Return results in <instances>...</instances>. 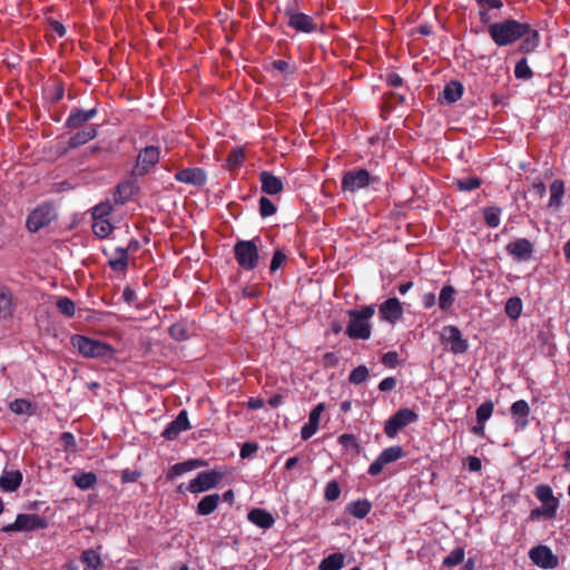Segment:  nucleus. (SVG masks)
<instances>
[{
  "label": "nucleus",
  "mask_w": 570,
  "mask_h": 570,
  "mask_svg": "<svg viewBox=\"0 0 570 570\" xmlns=\"http://www.w3.org/2000/svg\"><path fill=\"white\" fill-rule=\"evenodd\" d=\"M22 482V474L18 470L4 471L0 476V488L6 492L16 491Z\"/></svg>",
  "instance_id": "bb28decb"
},
{
  "label": "nucleus",
  "mask_w": 570,
  "mask_h": 570,
  "mask_svg": "<svg viewBox=\"0 0 570 570\" xmlns=\"http://www.w3.org/2000/svg\"><path fill=\"white\" fill-rule=\"evenodd\" d=\"M507 253L519 262L529 261L533 254L534 246L527 238H518L505 246Z\"/></svg>",
  "instance_id": "f8f14e48"
},
{
  "label": "nucleus",
  "mask_w": 570,
  "mask_h": 570,
  "mask_svg": "<svg viewBox=\"0 0 570 570\" xmlns=\"http://www.w3.org/2000/svg\"><path fill=\"white\" fill-rule=\"evenodd\" d=\"M466 464L471 472H479L482 469L481 460L476 456H469Z\"/></svg>",
  "instance_id": "69168bd1"
},
{
  "label": "nucleus",
  "mask_w": 570,
  "mask_h": 570,
  "mask_svg": "<svg viewBox=\"0 0 570 570\" xmlns=\"http://www.w3.org/2000/svg\"><path fill=\"white\" fill-rule=\"evenodd\" d=\"M51 209L49 207H38L32 210L27 218V228L30 232H37L51 222Z\"/></svg>",
  "instance_id": "f3484780"
},
{
  "label": "nucleus",
  "mask_w": 570,
  "mask_h": 570,
  "mask_svg": "<svg viewBox=\"0 0 570 570\" xmlns=\"http://www.w3.org/2000/svg\"><path fill=\"white\" fill-rule=\"evenodd\" d=\"M318 429V425L311 423L309 421L302 428L301 436L303 440L312 438Z\"/></svg>",
  "instance_id": "680f3d73"
},
{
  "label": "nucleus",
  "mask_w": 570,
  "mask_h": 570,
  "mask_svg": "<svg viewBox=\"0 0 570 570\" xmlns=\"http://www.w3.org/2000/svg\"><path fill=\"white\" fill-rule=\"evenodd\" d=\"M112 229L114 227L108 218L94 219L92 232L97 237L105 238L112 232Z\"/></svg>",
  "instance_id": "e433bc0d"
},
{
  "label": "nucleus",
  "mask_w": 570,
  "mask_h": 570,
  "mask_svg": "<svg viewBox=\"0 0 570 570\" xmlns=\"http://www.w3.org/2000/svg\"><path fill=\"white\" fill-rule=\"evenodd\" d=\"M484 220L489 227L495 228L500 225L501 222V210L498 207H489L485 208L484 212Z\"/></svg>",
  "instance_id": "79ce46f5"
},
{
  "label": "nucleus",
  "mask_w": 570,
  "mask_h": 570,
  "mask_svg": "<svg viewBox=\"0 0 570 570\" xmlns=\"http://www.w3.org/2000/svg\"><path fill=\"white\" fill-rule=\"evenodd\" d=\"M128 249L124 247H117L110 255L108 264L114 272L122 273L128 267Z\"/></svg>",
  "instance_id": "a878e982"
},
{
  "label": "nucleus",
  "mask_w": 570,
  "mask_h": 570,
  "mask_svg": "<svg viewBox=\"0 0 570 570\" xmlns=\"http://www.w3.org/2000/svg\"><path fill=\"white\" fill-rule=\"evenodd\" d=\"M205 465H206V462L200 459H191V460H187V461H184L180 463H176L169 469V471L167 473V478L174 479L179 475H183L184 473H187L189 471H193L195 469H198V468H202Z\"/></svg>",
  "instance_id": "5701e85b"
},
{
  "label": "nucleus",
  "mask_w": 570,
  "mask_h": 570,
  "mask_svg": "<svg viewBox=\"0 0 570 570\" xmlns=\"http://www.w3.org/2000/svg\"><path fill=\"white\" fill-rule=\"evenodd\" d=\"M350 322L345 333L353 340H368L372 334L371 318L375 314L374 305H366L360 309H350L347 312Z\"/></svg>",
  "instance_id": "f03ea898"
},
{
  "label": "nucleus",
  "mask_w": 570,
  "mask_h": 570,
  "mask_svg": "<svg viewBox=\"0 0 570 570\" xmlns=\"http://www.w3.org/2000/svg\"><path fill=\"white\" fill-rule=\"evenodd\" d=\"M58 309L66 316H73L76 312L75 303L68 297H61L57 302Z\"/></svg>",
  "instance_id": "de8ad7c7"
},
{
  "label": "nucleus",
  "mask_w": 570,
  "mask_h": 570,
  "mask_svg": "<svg viewBox=\"0 0 570 570\" xmlns=\"http://www.w3.org/2000/svg\"><path fill=\"white\" fill-rule=\"evenodd\" d=\"M190 429L188 414L186 410L179 412L175 420H173L167 428L163 431L161 435L166 440H175L181 432Z\"/></svg>",
  "instance_id": "dca6fc26"
},
{
  "label": "nucleus",
  "mask_w": 570,
  "mask_h": 570,
  "mask_svg": "<svg viewBox=\"0 0 570 570\" xmlns=\"http://www.w3.org/2000/svg\"><path fill=\"white\" fill-rule=\"evenodd\" d=\"M380 315L383 321L395 324L403 316V307L396 297L387 298L380 305Z\"/></svg>",
  "instance_id": "2eb2a0df"
},
{
  "label": "nucleus",
  "mask_w": 570,
  "mask_h": 570,
  "mask_svg": "<svg viewBox=\"0 0 570 570\" xmlns=\"http://www.w3.org/2000/svg\"><path fill=\"white\" fill-rule=\"evenodd\" d=\"M71 345L87 358L111 357L115 353L111 345L79 334L71 336Z\"/></svg>",
  "instance_id": "7ed1b4c3"
},
{
  "label": "nucleus",
  "mask_w": 570,
  "mask_h": 570,
  "mask_svg": "<svg viewBox=\"0 0 570 570\" xmlns=\"http://www.w3.org/2000/svg\"><path fill=\"white\" fill-rule=\"evenodd\" d=\"M456 296V289L451 285H445L442 287L439 295V307L448 312L454 304Z\"/></svg>",
  "instance_id": "7c9ffc66"
},
{
  "label": "nucleus",
  "mask_w": 570,
  "mask_h": 570,
  "mask_svg": "<svg viewBox=\"0 0 570 570\" xmlns=\"http://www.w3.org/2000/svg\"><path fill=\"white\" fill-rule=\"evenodd\" d=\"M455 185L462 191H471L480 187L481 180L476 177H466L463 179H458Z\"/></svg>",
  "instance_id": "a18cd8bd"
},
{
  "label": "nucleus",
  "mask_w": 570,
  "mask_h": 570,
  "mask_svg": "<svg viewBox=\"0 0 570 570\" xmlns=\"http://www.w3.org/2000/svg\"><path fill=\"white\" fill-rule=\"evenodd\" d=\"M258 450V444L255 442H246L243 444L239 455L242 459L252 456Z\"/></svg>",
  "instance_id": "13d9d810"
},
{
  "label": "nucleus",
  "mask_w": 570,
  "mask_h": 570,
  "mask_svg": "<svg viewBox=\"0 0 570 570\" xmlns=\"http://www.w3.org/2000/svg\"><path fill=\"white\" fill-rule=\"evenodd\" d=\"M245 159L244 151L242 149H234L229 153L227 157V163L230 167H238L243 164Z\"/></svg>",
  "instance_id": "5fc2aeb1"
},
{
  "label": "nucleus",
  "mask_w": 570,
  "mask_h": 570,
  "mask_svg": "<svg viewBox=\"0 0 570 570\" xmlns=\"http://www.w3.org/2000/svg\"><path fill=\"white\" fill-rule=\"evenodd\" d=\"M380 181L377 176L371 175L366 169L357 168L347 170L342 177V190L345 193L355 194L371 185Z\"/></svg>",
  "instance_id": "39448f33"
},
{
  "label": "nucleus",
  "mask_w": 570,
  "mask_h": 570,
  "mask_svg": "<svg viewBox=\"0 0 570 570\" xmlns=\"http://www.w3.org/2000/svg\"><path fill=\"white\" fill-rule=\"evenodd\" d=\"M324 403H318L309 413L308 421L313 424L318 425L321 415L324 411Z\"/></svg>",
  "instance_id": "bf43d9fd"
},
{
  "label": "nucleus",
  "mask_w": 570,
  "mask_h": 570,
  "mask_svg": "<svg viewBox=\"0 0 570 570\" xmlns=\"http://www.w3.org/2000/svg\"><path fill=\"white\" fill-rule=\"evenodd\" d=\"M288 26L299 32H313L317 26L313 18L302 12L288 13Z\"/></svg>",
  "instance_id": "a211bd4d"
},
{
  "label": "nucleus",
  "mask_w": 570,
  "mask_h": 570,
  "mask_svg": "<svg viewBox=\"0 0 570 570\" xmlns=\"http://www.w3.org/2000/svg\"><path fill=\"white\" fill-rule=\"evenodd\" d=\"M463 94V86L459 81H450L443 89V97L449 104L456 102Z\"/></svg>",
  "instance_id": "72a5a7b5"
},
{
  "label": "nucleus",
  "mask_w": 570,
  "mask_h": 570,
  "mask_svg": "<svg viewBox=\"0 0 570 570\" xmlns=\"http://www.w3.org/2000/svg\"><path fill=\"white\" fill-rule=\"evenodd\" d=\"M494 405L492 401L488 400L481 403L476 409V421L478 423H485L493 413Z\"/></svg>",
  "instance_id": "58836bf2"
},
{
  "label": "nucleus",
  "mask_w": 570,
  "mask_h": 570,
  "mask_svg": "<svg viewBox=\"0 0 570 570\" xmlns=\"http://www.w3.org/2000/svg\"><path fill=\"white\" fill-rule=\"evenodd\" d=\"M10 410L16 414L31 415L33 413L32 404L24 399H17L9 405Z\"/></svg>",
  "instance_id": "4c0bfd02"
},
{
  "label": "nucleus",
  "mask_w": 570,
  "mask_h": 570,
  "mask_svg": "<svg viewBox=\"0 0 570 570\" xmlns=\"http://www.w3.org/2000/svg\"><path fill=\"white\" fill-rule=\"evenodd\" d=\"M514 75L519 79H530L532 77V70L530 69L525 58L515 63Z\"/></svg>",
  "instance_id": "49530a36"
},
{
  "label": "nucleus",
  "mask_w": 570,
  "mask_h": 570,
  "mask_svg": "<svg viewBox=\"0 0 570 570\" xmlns=\"http://www.w3.org/2000/svg\"><path fill=\"white\" fill-rule=\"evenodd\" d=\"M247 519L249 522L264 530L272 528L275 523L272 513L261 508L252 509L247 514Z\"/></svg>",
  "instance_id": "4be33fe9"
},
{
  "label": "nucleus",
  "mask_w": 570,
  "mask_h": 570,
  "mask_svg": "<svg viewBox=\"0 0 570 570\" xmlns=\"http://www.w3.org/2000/svg\"><path fill=\"white\" fill-rule=\"evenodd\" d=\"M337 363H338V357L334 353L328 352V353L324 354L323 365L325 367H334L337 365Z\"/></svg>",
  "instance_id": "0e129e2a"
},
{
  "label": "nucleus",
  "mask_w": 570,
  "mask_h": 570,
  "mask_svg": "<svg viewBox=\"0 0 570 570\" xmlns=\"http://www.w3.org/2000/svg\"><path fill=\"white\" fill-rule=\"evenodd\" d=\"M258 243H261L259 237H255L249 240H238L234 245L235 259L243 269L253 271L258 266Z\"/></svg>",
  "instance_id": "20e7f679"
},
{
  "label": "nucleus",
  "mask_w": 570,
  "mask_h": 570,
  "mask_svg": "<svg viewBox=\"0 0 570 570\" xmlns=\"http://www.w3.org/2000/svg\"><path fill=\"white\" fill-rule=\"evenodd\" d=\"M564 195V183L561 179H554L550 185V199L548 206L554 210L561 207V200Z\"/></svg>",
  "instance_id": "cd10ccee"
},
{
  "label": "nucleus",
  "mask_w": 570,
  "mask_h": 570,
  "mask_svg": "<svg viewBox=\"0 0 570 570\" xmlns=\"http://www.w3.org/2000/svg\"><path fill=\"white\" fill-rule=\"evenodd\" d=\"M259 213L262 217H268L276 213V206L266 197L259 199Z\"/></svg>",
  "instance_id": "8fccbe9b"
},
{
  "label": "nucleus",
  "mask_w": 570,
  "mask_h": 570,
  "mask_svg": "<svg viewBox=\"0 0 570 570\" xmlns=\"http://www.w3.org/2000/svg\"><path fill=\"white\" fill-rule=\"evenodd\" d=\"M535 498L541 502L547 519H554L560 505L559 499L554 497L552 488L548 484H539L534 489Z\"/></svg>",
  "instance_id": "1a4fd4ad"
},
{
  "label": "nucleus",
  "mask_w": 570,
  "mask_h": 570,
  "mask_svg": "<svg viewBox=\"0 0 570 570\" xmlns=\"http://www.w3.org/2000/svg\"><path fill=\"white\" fill-rule=\"evenodd\" d=\"M422 303L425 308H431L436 303V297L433 293H426L422 297Z\"/></svg>",
  "instance_id": "774afa93"
},
{
  "label": "nucleus",
  "mask_w": 570,
  "mask_h": 570,
  "mask_svg": "<svg viewBox=\"0 0 570 570\" xmlns=\"http://www.w3.org/2000/svg\"><path fill=\"white\" fill-rule=\"evenodd\" d=\"M259 181L263 193L267 195H276L284 189L283 180L269 171H262L259 174Z\"/></svg>",
  "instance_id": "aec40b11"
},
{
  "label": "nucleus",
  "mask_w": 570,
  "mask_h": 570,
  "mask_svg": "<svg viewBox=\"0 0 570 570\" xmlns=\"http://www.w3.org/2000/svg\"><path fill=\"white\" fill-rule=\"evenodd\" d=\"M522 42L520 46V50L522 52H532L534 51L540 43V36L539 32L531 28L529 24V31L524 33V36L521 38Z\"/></svg>",
  "instance_id": "2f4dec72"
},
{
  "label": "nucleus",
  "mask_w": 570,
  "mask_h": 570,
  "mask_svg": "<svg viewBox=\"0 0 570 570\" xmlns=\"http://www.w3.org/2000/svg\"><path fill=\"white\" fill-rule=\"evenodd\" d=\"M372 509V504L368 500H357L347 504L346 510L350 514L357 519L365 518Z\"/></svg>",
  "instance_id": "c756f323"
},
{
  "label": "nucleus",
  "mask_w": 570,
  "mask_h": 570,
  "mask_svg": "<svg viewBox=\"0 0 570 570\" xmlns=\"http://www.w3.org/2000/svg\"><path fill=\"white\" fill-rule=\"evenodd\" d=\"M175 179L195 187H203L207 181V174L198 167L185 168L175 174Z\"/></svg>",
  "instance_id": "4468645a"
},
{
  "label": "nucleus",
  "mask_w": 570,
  "mask_h": 570,
  "mask_svg": "<svg viewBox=\"0 0 570 570\" xmlns=\"http://www.w3.org/2000/svg\"><path fill=\"white\" fill-rule=\"evenodd\" d=\"M136 298V292L130 286H126L122 292V299L128 304H132Z\"/></svg>",
  "instance_id": "338daca9"
},
{
  "label": "nucleus",
  "mask_w": 570,
  "mask_h": 570,
  "mask_svg": "<svg viewBox=\"0 0 570 570\" xmlns=\"http://www.w3.org/2000/svg\"><path fill=\"white\" fill-rule=\"evenodd\" d=\"M81 561L86 566L87 569H91V570H98L102 566L100 554L92 549L85 550L82 552Z\"/></svg>",
  "instance_id": "c9c22d12"
},
{
  "label": "nucleus",
  "mask_w": 570,
  "mask_h": 570,
  "mask_svg": "<svg viewBox=\"0 0 570 570\" xmlns=\"http://www.w3.org/2000/svg\"><path fill=\"white\" fill-rule=\"evenodd\" d=\"M169 334L173 338H175L177 341H185L188 337L187 330H186L185 325L179 324V323L173 324L169 327Z\"/></svg>",
  "instance_id": "864d4df0"
},
{
  "label": "nucleus",
  "mask_w": 570,
  "mask_h": 570,
  "mask_svg": "<svg viewBox=\"0 0 570 570\" xmlns=\"http://www.w3.org/2000/svg\"><path fill=\"white\" fill-rule=\"evenodd\" d=\"M220 501V497L217 493L205 495L197 504V513L199 515H208L213 513Z\"/></svg>",
  "instance_id": "c85d7f7f"
},
{
  "label": "nucleus",
  "mask_w": 570,
  "mask_h": 570,
  "mask_svg": "<svg viewBox=\"0 0 570 570\" xmlns=\"http://www.w3.org/2000/svg\"><path fill=\"white\" fill-rule=\"evenodd\" d=\"M160 158V149L156 146H147L144 148L138 157L136 170L138 175H145L148 170L155 166Z\"/></svg>",
  "instance_id": "ddd939ff"
},
{
  "label": "nucleus",
  "mask_w": 570,
  "mask_h": 570,
  "mask_svg": "<svg viewBox=\"0 0 570 570\" xmlns=\"http://www.w3.org/2000/svg\"><path fill=\"white\" fill-rule=\"evenodd\" d=\"M98 135V130L95 126L90 125L72 135L68 141L70 148H77L86 142L95 139Z\"/></svg>",
  "instance_id": "393cba45"
},
{
  "label": "nucleus",
  "mask_w": 570,
  "mask_h": 570,
  "mask_svg": "<svg viewBox=\"0 0 570 570\" xmlns=\"http://www.w3.org/2000/svg\"><path fill=\"white\" fill-rule=\"evenodd\" d=\"M224 478V472L220 470H210L198 473V475L193 479L187 490L190 493H200L214 489Z\"/></svg>",
  "instance_id": "6e6552de"
},
{
  "label": "nucleus",
  "mask_w": 570,
  "mask_h": 570,
  "mask_svg": "<svg viewBox=\"0 0 570 570\" xmlns=\"http://www.w3.org/2000/svg\"><path fill=\"white\" fill-rule=\"evenodd\" d=\"M75 484L81 490H88L97 483V475L94 472H79L73 474Z\"/></svg>",
  "instance_id": "f704fd0d"
},
{
  "label": "nucleus",
  "mask_w": 570,
  "mask_h": 570,
  "mask_svg": "<svg viewBox=\"0 0 570 570\" xmlns=\"http://www.w3.org/2000/svg\"><path fill=\"white\" fill-rule=\"evenodd\" d=\"M405 456L404 450L400 445L390 446L383 450L376 460L371 463L368 474L372 476L379 475L385 465L395 462Z\"/></svg>",
  "instance_id": "9d476101"
},
{
  "label": "nucleus",
  "mask_w": 570,
  "mask_h": 570,
  "mask_svg": "<svg viewBox=\"0 0 570 570\" xmlns=\"http://www.w3.org/2000/svg\"><path fill=\"white\" fill-rule=\"evenodd\" d=\"M505 313L509 317L517 320L522 313V302L519 297H511L505 303Z\"/></svg>",
  "instance_id": "ea45409f"
},
{
  "label": "nucleus",
  "mask_w": 570,
  "mask_h": 570,
  "mask_svg": "<svg viewBox=\"0 0 570 570\" xmlns=\"http://www.w3.org/2000/svg\"><path fill=\"white\" fill-rule=\"evenodd\" d=\"M17 521L20 531H32L48 527L46 519L39 514L20 513L17 515Z\"/></svg>",
  "instance_id": "6ab92c4d"
},
{
  "label": "nucleus",
  "mask_w": 570,
  "mask_h": 570,
  "mask_svg": "<svg viewBox=\"0 0 570 570\" xmlns=\"http://www.w3.org/2000/svg\"><path fill=\"white\" fill-rule=\"evenodd\" d=\"M12 308V295L8 289H0V314L10 312Z\"/></svg>",
  "instance_id": "603ef678"
},
{
  "label": "nucleus",
  "mask_w": 570,
  "mask_h": 570,
  "mask_svg": "<svg viewBox=\"0 0 570 570\" xmlns=\"http://www.w3.org/2000/svg\"><path fill=\"white\" fill-rule=\"evenodd\" d=\"M440 341L453 354H463L469 348L468 340L463 337L459 327L454 325L442 327Z\"/></svg>",
  "instance_id": "423d86ee"
},
{
  "label": "nucleus",
  "mask_w": 570,
  "mask_h": 570,
  "mask_svg": "<svg viewBox=\"0 0 570 570\" xmlns=\"http://www.w3.org/2000/svg\"><path fill=\"white\" fill-rule=\"evenodd\" d=\"M338 443L346 450L358 451L357 439L354 434H342L338 436Z\"/></svg>",
  "instance_id": "09e8293b"
},
{
  "label": "nucleus",
  "mask_w": 570,
  "mask_h": 570,
  "mask_svg": "<svg viewBox=\"0 0 570 570\" xmlns=\"http://www.w3.org/2000/svg\"><path fill=\"white\" fill-rule=\"evenodd\" d=\"M481 9L500 10L503 7L502 0H475Z\"/></svg>",
  "instance_id": "6e6d98bb"
},
{
  "label": "nucleus",
  "mask_w": 570,
  "mask_h": 570,
  "mask_svg": "<svg viewBox=\"0 0 570 570\" xmlns=\"http://www.w3.org/2000/svg\"><path fill=\"white\" fill-rule=\"evenodd\" d=\"M341 494L340 485L336 481L327 482L325 487L324 497L327 501H335Z\"/></svg>",
  "instance_id": "3c124183"
},
{
  "label": "nucleus",
  "mask_w": 570,
  "mask_h": 570,
  "mask_svg": "<svg viewBox=\"0 0 570 570\" xmlns=\"http://www.w3.org/2000/svg\"><path fill=\"white\" fill-rule=\"evenodd\" d=\"M511 414L514 417V423L518 430H523L528 423V416L530 414V406L524 400L515 401L511 405Z\"/></svg>",
  "instance_id": "412c9836"
},
{
  "label": "nucleus",
  "mask_w": 570,
  "mask_h": 570,
  "mask_svg": "<svg viewBox=\"0 0 570 570\" xmlns=\"http://www.w3.org/2000/svg\"><path fill=\"white\" fill-rule=\"evenodd\" d=\"M529 31V23L514 19L490 23L488 32L492 41L499 47H505L521 39Z\"/></svg>",
  "instance_id": "f257e3e1"
},
{
  "label": "nucleus",
  "mask_w": 570,
  "mask_h": 570,
  "mask_svg": "<svg viewBox=\"0 0 570 570\" xmlns=\"http://www.w3.org/2000/svg\"><path fill=\"white\" fill-rule=\"evenodd\" d=\"M464 549L459 547L453 549L448 557L444 558L443 564L445 567H454L463 562L464 560Z\"/></svg>",
  "instance_id": "37998d69"
},
{
  "label": "nucleus",
  "mask_w": 570,
  "mask_h": 570,
  "mask_svg": "<svg viewBox=\"0 0 570 570\" xmlns=\"http://www.w3.org/2000/svg\"><path fill=\"white\" fill-rule=\"evenodd\" d=\"M344 560L345 557L343 553H332L321 561L318 570H341L344 567Z\"/></svg>",
  "instance_id": "473e14b6"
},
{
  "label": "nucleus",
  "mask_w": 570,
  "mask_h": 570,
  "mask_svg": "<svg viewBox=\"0 0 570 570\" xmlns=\"http://www.w3.org/2000/svg\"><path fill=\"white\" fill-rule=\"evenodd\" d=\"M368 375V368L365 365H358L350 373L348 381L352 384L358 385L365 382Z\"/></svg>",
  "instance_id": "a19ab883"
},
{
  "label": "nucleus",
  "mask_w": 570,
  "mask_h": 570,
  "mask_svg": "<svg viewBox=\"0 0 570 570\" xmlns=\"http://www.w3.org/2000/svg\"><path fill=\"white\" fill-rule=\"evenodd\" d=\"M529 559L538 567L550 570L559 564L558 557L544 544H539L529 550Z\"/></svg>",
  "instance_id": "9b49d317"
},
{
  "label": "nucleus",
  "mask_w": 570,
  "mask_h": 570,
  "mask_svg": "<svg viewBox=\"0 0 570 570\" xmlns=\"http://www.w3.org/2000/svg\"><path fill=\"white\" fill-rule=\"evenodd\" d=\"M417 419L419 415L413 410L401 409L385 422L384 433L387 438L394 439L403 428L416 422Z\"/></svg>",
  "instance_id": "0eeeda50"
},
{
  "label": "nucleus",
  "mask_w": 570,
  "mask_h": 570,
  "mask_svg": "<svg viewBox=\"0 0 570 570\" xmlns=\"http://www.w3.org/2000/svg\"><path fill=\"white\" fill-rule=\"evenodd\" d=\"M286 261V255L282 250H276L272 257V262L269 265L271 272L277 271L283 263Z\"/></svg>",
  "instance_id": "4d7b16f0"
},
{
  "label": "nucleus",
  "mask_w": 570,
  "mask_h": 570,
  "mask_svg": "<svg viewBox=\"0 0 570 570\" xmlns=\"http://www.w3.org/2000/svg\"><path fill=\"white\" fill-rule=\"evenodd\" d=\"M114 206L110 202H102L92 208V219L108 218Z\"/></svg>",
  "instance_id": "c03bdc74"
},
{
  "label": "nucleus",
  "mask_w": 570,
  "mask_h": 570,
  "mask_svg": "<svg viewBox=\"0 0 570 570\" xmlns=\"http://www.w3.org/2000/svg\"><path fill=\"white\" fill-rule=\"evenodd\" d=\"M396 384H397V381L395 377H392V376L385 377L380 382L379 390L381 392H389V391L393 390L396 386Z\"/></svg>",
  "instance_id": "e2e57ef3"
},
{
  "label": "nucleus",
  "mask_w": 570,
  "mask_h": 570,
  "mask_svg": "<svg viewBox=\"0 0 570 570\" xmlns=\"http://www.w3.org/2000/svg\"><path fill=\"white\" fill-rule=\"evenodd\" d=\"M382 363L394 368L399 364V355L396 352H387L382 356Z\"/></svg>",
  "instance_id": "052dcab7"
},
{
  "label": "nucleus",
  "mask_w": 570,
  "mask_h": 570,
  "mask_svg": "<svg viewBox=\"0 0 570 570\" xmlns=\"http://www.w3.org/2000/svg\"><path fill=\"white\" fill-rule=\"evenodd\" d=\"M97 115V109L91 108L89 110H75L67 118L66 125L70 129H76L81 127L87 121L91 120Z\"/></svg>",
  "instance_id": "b1692460"
}]
</instances>
